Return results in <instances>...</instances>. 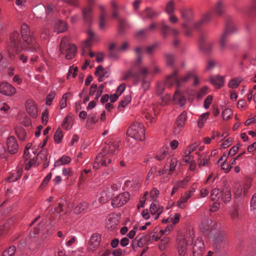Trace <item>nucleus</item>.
I'll use <instances>...</instances> for the list:
<instances>
[{
  "label": "nucleus",
  "instance_id": "69168bd1",
  "mask_svg": "<svg viewBox=\"0 0 256 256\" xmlns=\"http://www.w3.org/2000/svg\"><path fill=\"white\" fill-rule=\"evenodd\" d=\"M192 73H188L186 76L182 77L180 78H178V86H180V84L187 82L191 78Z\"/></svg>",
  "mask_w": 256,
  "mask_h": 256
},
{
  "label": "nucleus",
  "instance_id": "473e14b6",
  "mask_svg": "<svg viewBox=\"0 0 256 256\" xmlns=\"http://www.w3.org/2000/svg\"><path fill=\"white\" fill-rule=\"evenodd\" d=\"M212 84L217 88H220L224 86V78L221 76H212L210 78Z\"/></svg>",
  "mask_w": 256,
  "mask_h": 256
},
{
  "label": "nucleus",
  "instance_id": "4d7b16f0",
  "mask_svg": "<svg viewBox=\"0 0 256 256\" xmlns=\"http://www.w3.org/2000/svg\"><path fill=\"white\" fill-rule=\"evenodd\" d=\"M68 94H70V93H66L63 95L62 98L61 99L60 102V109H63L66 106V100Z\"/></svg>",
  "mask_w": 256,
  "mask_h": 256
},
{
  "label": "nucleus",
  "instance_id": "7c9ffc66",
  "mask_svg": "<svg viewBox=\"0 0 256 256\" xmlns=\"http://www.w3.org/2000/svg\"><path fill=\"white\" fill-rule=\"evenodd\" d=\"M178 70H175L172 74L166 76L165 82L170 88L173 86L174 83H176L178 84Z\"/></svg>",
  "mask_w": 256,
  "mask_h": 256
},
{
  "label": "nucleus",
  "instance_id": "423d86ee",
  "mask_svg": "<svg viewBox=\"0 0 256 256\" xmlns=\"http://www.w3.org/2000/svg\"><path fill=\"white\" fill-rule=\"evenodd\" d=\"M150 72L146 68L140 65H134L128 70L124 72L122 80H126L130 78H138L140 76H146Z\"/></svg>",
  "mask_w": 256,
  "mask_h": 256
},
{
  "label": "nucleus",
  "instance_id": "58836bf2",
  "mask_svg": "<svg viewBox=\"0 0 256 256\" xmlns=\"http://www.w3.org/2000/svg\"><path fill=\"white\" fill-rule=\"evenodd\" d=\"M70 161V158L68 156H63L58 159L54 164L55 166H60L62 164H68Z\"/></svg>",
  "mask_w": 256,
  "mask_h": 256
},
{
  "label": "nucleus",
  "instance_id": "6e6d98bb",
  "mask_svg": "<svg viewBox=\"0 0 256 256\" xmlns=\"http://www.w3.org/2000/svg\"><path fill=\"white\" fill-rule=\"evenodd\" d=\"M208 87L206 86H204L202 87L200 91L198 92L197 94L196 98L198 100H200L202 98L203 96L206 95L208 94Z\"/></svg>",
  "mask_w": 256,
  "mask_h": 256
},
{
  "label": "nucleus",
  "instance_id": "c9c22d12",
  "mask_svg": "<svg viewBox=\"0 0 256 256\" xmlns=\"http://www.w3.org/2000/svg\"><path fill=\"white\" fill-rule=\"evenodd\" d=\"M67 28V26L64 21L57 20L55 23V29L57 32H62Z\"/></svg>",
  "mask_w": 256,
  "mask_h": 256
},
{
  "label": "nucleus",
  "instance_id": "9b49d317",
  "mask_svg": "<svg viewBox=\"0 0 256 256\" xmlns=\"http://www.w3.org/2000/svg\"><path fill=\"white\" fill-rule=\"evenodd\" d=\"M129 197L130 194L128 192L120 194L112 199V205L114 208L122 206L128 202Z\"/></svg>",
  "mask_w": 256,
  "mask_h": 256
},
{
  "label": "nucleus",
  "instance_id": "c03bdc74",
  "mask_svg": "<svg viewBox=\"0 0 256 256\" xmlns=\"http://www.w3.org/2000/svg\"><path fill=\"white\" fill-rule=\"evenodd\" d=\"M209 113L206 112L202 114L198 118V126L202 128L204 124L206 122V119L208 118Z\"/></svg>",
  "mask_w": 256,
  "mask_h": 256
},
{
  "label": "nucleus",
  "instance_id": "dca6fc26",
  "mask_svg": "<svg viewBox=\"0 0 256 256\" xmlns=\"http://www.w3.org/2000/svg\"><path fill=\"white\" fill-rule=\"evenodd\" d=\"M26 110L30 116L36 118L38 116V110L35 102L32 100H28L26 102Z\"/></svg>",
  "mask_w": 256,
  "mask_h": 256
},
{
  "label": "nucleus",
  "instance_id": "412c9836",
  "mask_svg": "<svg viewBox=\"0 0 256 256\" xmlns=\"http://www.w3.org/2000/svg\"><path fill=\"white\" fill-rule=\"evenodd\" d=\"M119 148V142L118 141L110 142L102 149V152L110 155L113 154L115 151Z\"/></svg>",
  "mask_w": 256,
  "mask_h": 256
},
{
  "label": "nucleus",
  "instance_id": "bf43d9fd",
  "mask_svg": "<svg viewBox=\"0 0 256 256\" xmlns=\"http://www.w3.org/2000/svg\"><path fill=\"white\" fill-rule=\"evenodd\" d=\"M160 194L159 191L156 188H153L150 192V196L152 202L156 201V200Z\"/></svg>",
  "mask_w": 256,
  "mask_h": 256
},
{
  "label": "nucleus",
  "instance_id": "79ce46f5",
  "mask_svg": "<svg viewBox=\"0 0 256 256\" xmlns=\"http://www.w3.org/2000/svg\"><path fill=\"white\" fill-rule=\"evenodd\" d=\"M236 30V26L231 23L228 22L226 24L225 30L224 32L226 33L228 35H230V34L234 32Z\"/></svg>",
  "mask_w": 256,
  "mask_h": 256
},
{
  "label": "nucleus",
  "instance_id": "603ef678",
  "mask_svg": "<svg viewBox=\"0 0 256 256\" xmlns=\"http://www.w3.org/2000/svg\"><path fill=\"white\" fill-rule=\"evenodd\" d=\"M161 29L162 34L164 37L166 38L168 35V30H170V28L164 22H162L161 23Z\"/></svg>",
  "mask_w": 256,
  "mask_h": 256
},
{
  "label": "nucleus",
  "instance_id": "ea45409f",
  "mask_svg": "<svg viewBox=\"0 0 256 256\" xmlns=\"http://www.w3.org/2000/svg\"><path fill=\"white\" fill-rule=\"evenodd\" d=\"M168 152V149L167 148H162L160 150V153L155 156V158L159 161L163 160L166 156Z\"/></svg>",
  "mask_w": 256,
  "mask_h": 256
},
{
  "label": "nucleus",
  "instance_id": "f257e3e1",
  "mask_svg": "<svg viewBox=\"0 0 256 256\" xmlns=\"http://www.w3.org/2000/svg\"><path fill=\"white\" fill-rule=\"evenodd\" d=\"M39 48L32 32L26 24L21 26V34L18 32H14L10 35V41L7 46L10 59H16L22 63L26 62L27 57L18 53L22 50L36 52Z\"/></svg>",
  "mask_w": 256,
  "mask_h": 256
},
{
  "label": "nucleus",
  "instance_id": "f704fd0d",
  "mask_svg": "<svg viewBox=\"0 0 256 256\" xmlns=\"http://www.w3.org/2000/svg\"><path fill=\"white\" fill-rule=\"evenodd\" d=\"M175 10V2L174 0H170L166 4L164 12L168 14H174Z\"/></svg>",
  "mask_w": 256,
  "mask_h": 256
},
{
  "label": "nucleus",
  "instance_id": "a211bd4d",
  "mask_svg": "<svg viewBox=\"0 0 256 256\" xmlns=\"http://www.w3.org/2000/svg\"><path fill=\"white\" fill-rule=\"evenodd\" d=\"M204 250V243L201 240L196 239L193 246V256H202Z\"/></svg>",
  "mask_w": 256,
  "mask_h": 256
},
{
  "label": "nucleus",
  "instance_id": "f03ea898",
  "mask_svg": "<svg viewBox=\"0 0 256 256\" xmlns=\"http://www.w3.org/2000/svg\"><path fill=\"white\" fill-rule=\"evenodd\" d=\"M87 34L88 39L83 44L82 46V54L86 57L84 64H90L95 62L98 63L102 62L104 56V54L102 52L96 54L90 49L92 42L96 40V36L95 34L92 29L89 28L87 31Z\"/></svg>",
  "mask_w": 256,
  "mask_h": 256
},
{
  "label": "nucleus",
  "instance_id": "37998d69",
  "mask_svg": "<svg viewBox=\"0 0 256 256\" xmlns=\"http://www.w3.org/2000/svg\"><path fill=\"white\" fill-rule=\"evenodd\" d=\"M242 192L243 190L242 186L240 184H236L234 186V196L236 198H239L242 196Z\"/></svg>",
  "mask_w": 256,
  "mask_h": 256
},
{
  "label": "nucleus",
  "instance_id": "c85d7f7f",
  "mask_svg": "<svg viewBox=\"0 0 256 256\" xmlns=\"http://www.w3.org/2000/svg\"><path fill=\"white\" fill-rule=\"evenodd\" d=\"M119 52H120L118 50L116 44L112 43L110 45L108 53V58L112 60L118 59L119 58Z\"/></svg>",
  "mask_w": 256,
  "mask_h": 256
},
{
  "label": "nucleus",
  "instance_id": "ddd939ff",
  "mask_svg": "<svg viewBox=\"0 0 256 256\" xmlns=\"http://www.w3.org/2000/svg\"><path fill=\"white\" fill-rule=\"evenodd\" d=\"M186 120V112H182L178 117L175 122L174 132L175 134H179L182 128L185 125V122Z\"/></svg>",
  "mask_w": 256,
  "mask_h": 256
},
{
  "label": "nucleus",
  "instance_id": "5701e85b",
  "mask_svg": "<svg viewBox=\"0 0 256 256\" xmlns=\"http://www.w3.org/2000/svg\"><path fill=\"white\" fill-rule=\"evenodd\" d=\"M99 8L100 10L99 16V27L100 29H104L106 27L107 12L104 6L100 5Z\"/></svg>",
  "mask_w": 256,
  "mask_h": 256
},
{
  "label": "nucleus",
  "instance_id": "cd10ccee",
  "mask_svg": "<svg viewBox=\"0 0 256 256\" xmlns=\"http://www.w3.org/2000/svg\"><path fill=\"white\" fill-rule=\"evenodd\" d=\"M214 10L216 14L218 16H222L225 12V4L222 0H218L214 6Z\"/></svg>",
  "mask_w": 256,
  "mask_h": 256
},
{
  "label": "nucleus",
  "instance_id": "c756f323",
  "mask_svg": "<svg viewBox=\"0 0 256 256\" xmlns=\"http://www.w3.org/2000/svg\"><path fill=\"white\" fill-rule=\"evenodd\" d=\"M89 206L88 204L86 202L79 203L74 208V212L76 214H80L86 212Z\"/></svg>",
  "mask_w": 256,
  "mask_h": 256
},
{
  "label": "nucleus",
  "instance_id": "bb28decb",
  "mask_svg": "<svg viewBox=\"0 0 256 256\" xmlns=\"http://www.w3.org/2000/svg\"><path fill=\"white\" fill-rule=\"evenodd\" d=\"M160 12L150 8H146L142 14V18H153L160 14Z\"/></svg>",
  "mask_w": 256,
  "mask_h": 256
},
{
  "label": "nucleus",
  "instance_id": "2eb2a0df",
  "mask_svg": "<svg viewBox=\"0 0 256 256\" xmlns=\"http://www.w3.org/2000/svg\"><path fill=\"white\" fill-rule=\"evenodd\" d=\"M118 11L119 10H112V16L118 20L119 30L120 32H123L126 26V22L124 18L120 16Z\"/></svg>",
  "mask_w": 256,
  "mask_h": 256
},
{
  "label": "nucleus",
  "instance_id": "b1692460",
  "mask_svg": "<svg viewBox=\"0 0 256 256\" xmlns=\"http://www.w3.org/2000/svg\"><path fill=\"white\" fill-rule=\"evenodd\" d=\"M96 76H99L98 82H100L104 80V78H108L109 74V70L104 68L102 66L99 65L96 68L94 72Z\"/></svg>",
  "mask_w": 256,
  "mask_h": 256
},
{
  "label": "nucleus",
  "instance_id": "0eeeda50",
  "mask_svg": "<svg viewBox=\"0 0 256 256\" xmlns=\"http://www.w3.org/2000/svg\"><path fill=\"white\" fill-rule=\"evenodd\" d=\"M210 198L212 200H221L224 203L230 202L232 198V194L230 186H226L222 192L217 188H214L210 193Z\"/></svg>",
  "mask_w": 256,
  "mask_h": 256
},
{
  "label": "nucleus",
  "instance_id": "4468645a",
  "mask_svg": "<svg viewBox=\"0 0 256 256\" xmlns=\"http://www.w3.org/2000/svg\"><path fill=\"white\" fill-rule=\"evenodd\" d=\"M16 89L7 82L0 83V93L2 94L11 96L16 93Z\"/></svg>",
  "mask_w": 256,
  "mask_h": 256
},
{
  "label": "nucleus",
  "instance_id": "9d476101",
  "mask_svg": "<svg viewBox=\"0 0 256 256\" xmlns=\"http://www.w3.org/2000/svg\"><path fill=\"white\" fill-rule=\"evenodd\" d=\"M88 6L84 8L82 10V14L84 20L89 24L92 22V6L94 0H86Z\"/></svg>",
  "mask_w": 256,
  "mask_h": 256
},
{
  "label": "nucleus",
  "instance_id": "de8ad7c7",
  "mask_svg": "<svg viewBox=\"0 0 256 256\" xmlns=\"http://www.w3.org/2000/svg\"><path fill=\"white\" fill-rule=\"evenodd\" d=\"M16 246H10L7 250L3 252L2 256H13L16 252Z\"/></svg>",
  "mask_w": 256,
  "mask_h": 256
},
{
  "label": "nucleus",
  "instance_id": "3c124183",
  "mask_svg": "<svg viewBox=\"0 0 256 256\" xmlns=\"http://www.w3.org/2000/svg\"><path fill=\"white\" fill-rule=\"evenodd\" d=\"M180 215V214L176 213L174 216L170 215L169 216L170 222L175 225L179 222Z\"/></svg>",
  "mask_w": 256,
  "mask_h": 256
},
{
  "label": "nucleus",
  "instance_id": "a18cd8bd",
  "mask_svg": "<svg viewBox=\"0 0 256 256\" xmlns=\"http://www.w3.org/2000/svg\"><path fill=\"white\" fill-rule=\"evenodd\" d=\"M228 36L229 35H228L224 32L221 35L220 40V44L222 49H224L225 48Z\"/></svg>",
  "mask_w": 256,
  "mask_h": 256
},
{
  "label": "nucleus",
  "instance_id": "49530a36",
  "mask_svg": "<svg viewBox=\"0 0 256 256\" xmlns=\"http://www.w3.org/2000/svg\"><path fill=\"white\" fill-rule=\"evenodd\" d=\"M63 137V134L62 130L58 128L56 131V132L54 134V140L58 144L60 143L62 140V138Z\"/></svg>",
  "mask_w": 256,
  "mask_h": 256
},
{
  "label": "nucleus",
  "instance_id": "a878e982",
  "mask_svg": "<svg viewBox=\"0 0 256 256\" xmlns=\"http://www.w3.org/2000/svg\"><path fill=\"white\" fill-rule=\"evenodd\" d=\"M182 18L186 22L190 20L193 16L194 13L190 8H184L180 10Z\"/></svg>",
  "mask_w": 256,
  "mask_h": 256
},
{
  "label": "nucleus",
  "instance_id": "f8f14e48",
  "mask_svg": "<svg viewBox=\"0 0 256 256\" xmlns=\"http://www.w3.org/2000/svg\"><path fill=\"white\" fill-rule=\"evenodd\" d=\"M228 244V238L226 233L220 232L214 238V244L218 248H224Z\"/></svg>",
  "mask_w": 256,
  "mask_h": 256
},
{
  "label": "nucleus",
  "instance_id": "09e8293b",
  "mask_svg": "<svg viewBox=\"0 0 256 256\" xmlns=\"http://www.w3.org/2000/svg\"><path fill=\"white\" fill-rule=\"evenodd\" d=\"M136 238L138 241V244H140V247H142L144 246L146 240H150V236H137Z\"/></svg>",
  "mask_w": 256,
  "mask_h": 256
},
{
  "label": "nucleus",
  "instance_id": "2f4dec72",
  "mask_svg": "<svg viewBox=\"0 0 256 256\" xmlns=\"http://www.w3.org/2000/svg\"><path fill=\"white\" fill-rule=\"evenodd\" d=\"M174 100L176 103L178 104L180 106L185 105L186 103V98L181 93L176 91L174 96Z\"/></svg>",
  "mask_w": 256,
  "mask_h": 256
},
{
  "label": "nucleus",
  "instance_id": "8fccbe9b",
  "mask_svg": "<svg viewBox=\"0 0 256 256\" xmlns=\"http://www.w3.org/2000/svg\"><path fill=\"white\" fill-rule=\"evenodd\" d=\"M148 29L144 28L136 32V36L138 38H146L148 35Z\"/></svg>",
  "mask_w": 256,
  "mask_h": 256
},
{
  "label": "nucleus",
  "instance_id": "f3484780",
  "mask_svg": "<svg viewBox=\"0 0 256 256\" xmlns=\"http://www.w3.org/2000/svg\"><path fill=\"white\" fill-rule=\"evenodd\" d=\"M6 144L8 150L11 154H16L18 152V145L14 136L8 137Z\"/></svg>",
  "mask_w": 256,
  "mask_h": 256
},
{
  "label": "nucleus",
  "instance_id": "e433bc0d",
  "mask_svg": "<svg viewBox=\"0 0 256 256\" xmlns=\"http://www.w3.org/2000/svg\"><path fill=\"white\" fill-rule=\"evenodd\" d=\"M243 79L241 77H238L230 80L228 84V86L230 88H238L240 84L242 82Z\"/></svg>",
  "mask_w": 256,
  "mask_h": 256
},
{
  "label": "nucleus",
  "instance_id": "13d9d810",
  "mask_svg": "<svg viewBox=\"0 0 256 256\" xmlns=\"http://www.w3.org/2000/svg\"><path fill=\"white\" fill-rule=\"evenodd\" d=\"M38 158L42 160H48V151L46 149H43L38 152L37 155Z\"/></svg>",
  "mask_w": 256,
  "mask_h": 256
},
{
  "label": "nucleus",
  "instance_id": "a19ab883",
  "mask_svg": "<svg viewBox=\"0 0 256 256\" xmlns=\"http://www.w3.org/2000/svg\"><path fill=\"white\" fill-rule=\"evenodd\" d=\"M143 115L146 120H149L150 122H152L154 120V115L155 116L154 108H152L151 110H150V112H144Z\"/></svg>",
  "mask_w": 256,
  "mask_h": 256
},
{
  "label": "nucleus",
  "instance_id": "338daca9",
  "mask_svg": "<svg viewBox=\"0 0 256 256\" xmlns=\"http://www.w3.org/2000/svg\"><path fill=\"white\" fill-rule=\"evenodd\" d=\"M48 120V114L47 110L42 112V124L46 125Z\"/></svg>",
  "mask_w": 256,
  "mask_h": 256
},
{
  "label": "nucleus",
  "instance_id": "aec40b11",
  "mask_svg": "<svg viewBox=\"0 0 256 256\" xmlns=\"http://www.w3.org/2000/svg\"><path fill=\"white\" fill-rule=\"evenodd\" d=\"M188 243L184 238H180L178 240L177 250L180 256H184L186 254Z\"/></svg>",
  "mask_w": 256,
  "mask_h": 256
},
{
  "label": "nucleus",
  "instance_id": "774afa93",
  "mask_svg": "<svg viewBox=\"0 0 256 256\" xmlns=\"http://www.w3.org/2000/svg\"><path fill=\"white\" fill-rule=\"evenodd\" d=\"M212 101V96L211 95L208 96L204 100V106L206 108H208Z\"/></svg>",
  "mask_w": 256,
  "mask_h": 256
},
{
  "label": "nucleus",
  "instance_id": "4be33fe9",
  "mask_svg": "<svg viewBox=\"0 0 256 256\" xmlns=\"http://www.w3.org/2000/svg\"><path fill=\"white\" fill-rule=\"evenodd\" d=\"M100 240L101 236L100 234L96 233L92 234L90 238L88 244L89 249L94 250L99 246Z\"/></svg>",
  "mask_w": 256,
  "mask_h": 256
},
{
  "label": "nucleus",
  "instance_id": "5fc2aeb1",
  "mask_svg": "<svg viewBox=\"0 0 256 256\" xmlns=\"http://www.w3.org/2000/svg\"><path fill=\"white\" fill-rule=\"evenodd\" d=\"M134 52L137 62H140L142 60V49L140 47H137L136 48Z\"/></svg>",
  "mask_w": 256,
  "mask_h": 256
},
{
  "label": "nucleus",
  "instance_id": "e2e57ef3",
  "mask_svg": "<svg viewBox=\"0 0 256 256\" xmlns=\"http://www.w3.org/2000/svg\"><path fill=\"white\" fill-rule=\"evenodd\" d=\"M232 112L229 108L225 109L222 112V118L224 120H228L231 116Z\"/></svg>",
  "mask_w": 256,
  "mask_h": 256
},
{
  "label": "nucleus",
  "instance_id": "4c0bfd02",
  "mask_svg": "<svg viewBox=\"0 0 256 256\" xmlns=\"http://www.w3.org/2000/svg\"><path fill=\"white\" fill-rule=\"evenodd\" d=\"M164 58L168 64L178 62L177 58L172 54L166 53L164 54Z\"/></svg>",
  "mask_w": 256,
  "mask_h": 256
},
{
  "label": "nucleus",
  "instance_id": "393cba45",
  "mask_svg": "<svg viewBox=\"0 0 256 256\" xmlns=\"http://www.w3.org/2000/svg\"><path fill=\"white\" fill-rule=\"evenodd\" d=\"M199 158L198 160V166L200 168L202 166H210V156H208L206 153H202L200 154L199 152L196 153Z\"/></svg>",
  "mask_w": 256,
  "mask_h": 256
},
{
  "label": "nucleus",
  "instance_id": "6e6552de",
  "mask_svg": "<svg viewBox=\"0 0 256 256\" xmlns=\"http://www.w3.org/2000/svg\"><path fill=\"white\" fill-rule=\"evenodd\" d=\"M112 162L110 155L103 152H100L95 158L93 164V168L94 169H98L100 165L104 166H108V164Z\"/></svg>",
  "mask_w": 256,
  "mask_h": 256
},
{
  "label": "nucleus",
  "instance_id": "72a5a7b5",
  "mask_svg": "<svg viewBox=\"0 0 256 256\" xmlns=\"http://www.w3.org/2000/svg\"><path fill=\"white\" fill-rule=\"evenodd\" d=\"M15 132L20 140L24 141L26 140V130L20 126H17L15 128Z\"/></svg>",
  "mask_w": 256,
  "mask_h": 256
},
{
  "label": "nucleus",
  "instance_id": "7ed1b4c3",
  "mask_svg": "<svg viewBox=\"0 0 256 256\" xmlns=\"http://www.w3.org/2000/svg\"><path fill=\"white\" fill-rule=\"evenodd\" d=\"M60 50L66 60H73L76 54V46L72 44L68 37H64L60 44Z\"/></svg>",
  "mask_w": 256,
  "mask_h": 256
},
{
  "label": "nucleus",
  "instance_id": "680f3d73",
  "mask_svg": "<svg viewBox=\"0 0 256 256\" xmlns=\"http://www.w3.org/2000/svg\"><path fill=\"white\" fill-rule=\"evenodd\" d=\"M164 84L162 82H159L157 84L156 88V92L158 95L162 94L164 90Z\"/></svg>",
  "mask_w": 256,
  "mask_h": 256
},
{
  "label": "nucleus",
  "instance_id": "052dcab7",
  "mask_svg": "<svg viewBox=\"0 0 256 256\" xmlns=\"http://www.w3.org/2000/svg\"><path fill=\"white\" fill-rule=\"evenodd\" d=\"M184 28V34L186 36H190L192 34V30L189 28L188 24L184 23L182 25Z\"/></svg>",
  "mask_w": 256,
  "mask_h": 256
},
{
  "label": "nucleus",
  "instance_id": "6ab92c4d",
  "mask_svg": "<svg viewBox=\"0 0 256 256\" xmlns=\"http://www.w3.org/2000/svg\"><path fill=\"white\" fill-rule=\"evenodd\" d=\"M150 214L156 215L154 220H157L164 210V207L160 206L156 201L152 202L150 208Z\"/></svg>",
  "mask_w": 256,
  "mask_h": 256
},
{
  "label": "nucleus",
  "instance_id": "20e7f679",
  "mask_svg": "<svg viewBox=\"0 0 256 256\" xmlns=\"http://www.w3.org/2000/svg\"><path fill=\"white\" fill-rule=\"evenodd\" d=\"M214 47V42L204 32L199 35L198 48L200 51L208 54L211 53Z\"/></svg>",
  "mask_w": 256,
  "mask_h": 256
},
{
  "label": "nucleus",
  "instance_id": "1a4fd4ad",
  "mask_svg": "<svg viewBox=\"0 0 256 256\" xmlns=\"http://www.w3.org/2000/svg\"><path fill=\"white\" fill-rule=\"evenodd\" d=\"M212 12L208 11L203 14L201 18L192 22V25L194 29L199 30L203 24L210 22L212 18Z\"/></svg>",
  "mask_w": 256,
  "mask_h": 256
},
{
  "label": "nucleus",
  "instance_id": "864d4df0",
  "mask_svg": "<svg viewBox=\"0 0 256 256\" xmlns=\"http://www.w3.org/2000/svg\"><path fill=\"white\" fill-rule=\"evenodd\" d=\"M78 70V68L77 66H74V65H72L69 68V70L67 78L68 79L70 78V77L71 74H72V78H75L77 74V72Z\"/></svg>",
  "mask_w": 256,
  "mask_h": 256
},
{
  "label": "nucleus",
  "instance_id": "39448f33",
  "mask_svg": "<svg viewBox=\"0 0 256 256\" xmlns=\"http://www.w3.org/2000/svg\"><path fill=\"white\" fill-rule=\"evenodd\" d=\"M127 134L137 140L142 141L145 138L144 128L140 122H135L128 128Z\"/></svg>",
  "mask_w": 256,
  "mask_h": 256
},
{
  "label": "nucleus",
  "instance_id": "0e129e2a",
  "mask_svg": "<svg viewBox=\"0 0 256 256\" xmlns=\"http://www.w3.org/2000/svg\"><path fill=\"white\" fill-rule=\"evenodd\" d=\"M240 146V144H238L236 145L232 146L230 150L228 155L231 156L235 155L238 150Z\"/></svg>",
  "mask_w": 256,
  "mask_h": 256
}]
</instances>
